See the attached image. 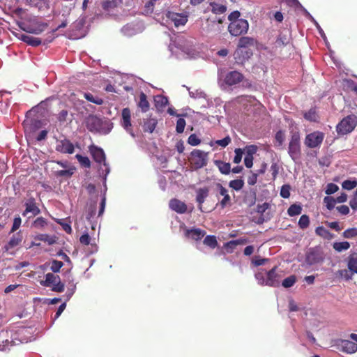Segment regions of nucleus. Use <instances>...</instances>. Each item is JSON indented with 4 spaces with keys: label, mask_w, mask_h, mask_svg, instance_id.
<instances>
[{
    "label": "nucleus",
    "mask_w": 357,
    "mask_h": 357,
    "mask_svg": "<svg viewBox=\"0 0 357 357\" xmlns=\"http://www.w3.org/2000/svg\"><path fill=\"white\" fill-rule=\"evenodd\" d=\"M255 278L258 282V284L260 285H266V277L264 276V275L261 273L258 272L255 274Z\"/></svg>",
    "instance_id": "57"
},
{
    "label": "nucleus",
    "mask_w": 357,
    "mask_h": 357,
    "mask_svg": "<svg viewBox=\"0 0 357 357\" xmlns=\"http://www.w3.org/2000/svg\"><path fill=\"white\" fill-rule=\"evenodd\" d=\"M166 17L172 22L176 27L184 26L187 22L188 16L185 13H178L172 11H167Z\"/></svg>",
    "instance_id": "9"
},
{
    "label": "nucleus",
    "mask_w": 357,
    "mask_h": 357,
    "mask_svg": "<svg viewBox=\"0 0 357 357\" xmlns=\"http://www.w3.org/2000/svg\"><path fill=\"white\" fill-rule=\"evenodd\" d=\"M56 150L62 153L72 154L75 151V147L69 139H64L57 142Z\"/></svg>",
    "instance_id": "14"
},
{
    "label": "nucleus",
    "mask_w": 357,
    "mask_h": 357,
    "mask_svg": "<svg viewBox=\"0 0 357 357\" xmlns=\"http://www.w3.org/2000/svg\"><path fill=\"white\" fill-rule=\"evenodd\" d=\"M324 255L321 250L317 248H310L307 252L305 262L309 265L319 264L324 261Z\"/></svg>",
    "instance_id": "8"
},
{
    "label": "nucleus",
    "mask_w": 357,
    "mask_h": 357,
    "mask_svg": "<svg viewBox=\"0 0 357 357\" xmlns=\"http://www.w3.org/2000/svg\"><path fill=\"white\" fill-rule=\"evenodd\" d=\"M208 153L199 149H194L190 153L189 161L192 168L195 170L199 169L207 165Z\"/></svg>",
    "instance_id": "4"
},
{
    "label": "nucleus",
    "mask_w": 357,
    "mask_h": 357,
    "mask_svg": "<svg viewBox=\"0 0 357 357\" xmlns=\"http://www.w3.org/2000/svg\"><path fill=\"white\" fill-rule=\"evenodd\" d=\"M208 188H202L198 189L197 191V197H196V201L199 204V208L201 211H202V204L204 202L206 198L208 196Z\"/></svg>",
    "instance_id": "27"
},
{
    "label": "nucleus",
    "mask_w": 357,
    "mask_h": 357,
    "mask_svg": "<svg viewBox=\"0 0 357 357\" xmlns=\"http://www.w3.org/2000/svg\"><path fill=\"white\" fill-rule=\"evenodd\" d=\"M340 347L342 351L347 354H354L357 351V344L353 340H341Z\"/></svg>",
    "instance_id": "21"
},
{
    "label": "nucleus",
    "mask_w": 357,
    "mask_h": 357,
    "mask_svg": "<svg viewBox=\"0 0 357 357\" xmlns=\"http://www.w3.org/2000/svg\"><path fill=\"white\" fill-rule=\"evenodd\" d=\"M304 118L310 121H317L318 116L315 109L312 108L304 114Z\"/></svg>",
    "instance_id": "44"
},
{
    "label": "nucleus",
    "mask_w": 357,
    "mask_h": 357,
    "mask_svg": "<svg viewBox=\"0 0 357 357\" xmlns=\"http://www.w3.org/2000/svg\"><path fill=\"white\" fill-rule=\"evenodd\" d=\"M60 277L52 273H48L45 275V280L41 284L47 287H53L56 282L60 280Z\"/></svg>",
    "instance_id": "26"
},
{
    "label": "nucleus",
    "mask_w": 357,
    "mask_h": 357,
    "mask_svg": "<svg viewBox=\"0 0 357 357\" xmlns=\"http://www.w3.org/2000/svg\"><path fill=\"white\" fill-rule=\"evenodd\" d=\"M347 267L352 273H357V252L349 255L348 257Z\"/></svg>",
    "instance_id": "29"
},
{
    "label": "nucleus",
    "mask_w": 357,
    "mask_h": 357,
    "mask_svg": "<svg viewBox=\"0 0 357 357\" xmlns=\"http://www.w3.org/2000/svg\"><path fill=\"white\" fill-rule=\"evenodd\" d=\"M310 218L307 215H302L298 220V225L300 229H305L310 225Z\"/></svg>",
    "instance_id": "39"
},
{
    "label": "nucleus",
    "mask_w": 357,
    "mask_h": 357,
    "mask_svg": "<svg viewBox=\"0 0 357 357\" xmlns=\"http://www.w3.org/2000/svg\"><path fill=\"white\" fill-rule=\"evenodd\" d=\"M20 28L30 33H34V34H40L43 31L45 30V29L47 27V23H37L35 26H31L29 24H26L24 23H22V25L20 26Z\"/></svg>",
    "instance_id": "15"
},
{
    "label": "nucleus",
    "mask_w": 357,
    "mask_h": 357,
    "mask_svg": "<svg viewBox=\"0 0 357 357\" xmlns=\"http://www.w3.org/2000/svg\"><path fill=\"white\" fill-rule=\"evenodd\" d=\"M209 6L211 12L215 15L224 14L227 11V6L221 3L211 2Z\"/></svg>",
    "instance_id": "32"
},
{
    "label": "nucleus",
    "mask_w": 357,
    "mask_h": 357,
    "mask_svg": "<svg viewBox=\"0 0 357 357\" xmlns=\"http://www.w3.org/2000/svg\"><path fill=\"white\" fill-rule=\"evenodd\" d=\"M79 241L82 244L84 245H88L91 242V237L89 234L86 233L82 234L79 238Z\"/></svg>",
    "instance_id": "63"
},
{
    "label": "nucleus",
    "mask_w": 357,
    "mask_h": 357,
    "mask_svg": "<svg viewBox=\"0 0 357 357\" xmlns=\"http://www.w3.org/2000/svg\"><path fill=\"white\" fill-rule=\"evenodd\" d=\"M142 112H146L150 107V104L147 100V96L144 92L139 94V100L137 104Z\"/></svg>",
    "instance_id": "30"
},
{
    "label": "nucleus",
    "mask_w": 357,
    "mask_h": 357,
    "mask_svg": "<svg viewBox=\"0 0 357 357\" xmlns=\"http://www.w3.org/2000/svg\"><path fill=\"white\" fill-rule=\"evenodd\" d=\"M234 55L236 63L243 64L252 56V52L249 49L237 48Z\"/></svg>",
    "instance_id": "12"
},
{
    "label": "nucleus",
    "mask_w": 357,
    "mask_h": 357,
    "mask_svg": "<svg viewBox=\"0 0 357 357\" xmlns=\"http://www.w3.org/2000/svg\"><path fill=\"white\" fill-rule=\"evenodd\" d=\"M204 244L214 249L218 245L216 237L213 235L206 236L204 240Z\"/></svg>",
    "instance_id": "37"
},
{
    "label": "nucleus",
    "mask_w": 357,
    "mask_h": 357,
    "mask_svg": "<svg viewBox=\"0 0 357 357\" xmlns=\"http://www.w3.org/2000/svg\"><path fill=\"white\" fill-rule=\"evenodd\" d=\"M63 266V263L61 261L54 259L51 262L50 269L54 273H58Z\"/></svg>",
    "instance_id": "47"
},
{
    "label": "nucleus",
    "mask_w": 357,
    "mask_h": 357,
    "mask_svg": "<svg viewBox=\"0 0 357 357\" xmlns=\"http://www.w3.org/2000/svg\"><path fill=\"white\" fill-rule=\"evenodd\" d=\"M155 106L158 110L163 109L168 104V98L162 95H158L154 98Z\"/></svg>",
    "instance_id": "28"
},
{
    "label": "nucleus",
    "mask_w": 357,
    "mask_h": 357,
    "mask_svg": "<svg viewBox=\"0 0 357 357\" xmlns=\"http://www.w3.org/2000/svg\"><path fill=\"white\" fill-rule=\"evenodd\" d=\"M7 333L4 332L0 333V351L9 349L11 342L7 338Z\"/></svg>",
    "instance_id": "34"
},
{
    "label": "nucleus",
    "mask_w": 357,
    "mask_h": 357,
    "mask_svg": "<svg viewBox=\"0 0 357 357\" xmlns=\"http://www.w3.org/2000/svg\"><path fill=\"white\" fill-rule=\"evenodd\" d=\"M169 208L178 213H185L187 211L186 204L177 199H172L169 203Z\"/></svg>",
    "instance_id": "19"
},
{
    "label": "nucleus",
    "mask_w": 357,
    "mask_h": 357,
    "mask_svg": "<svg viewBox=\"0 0 357 357\" xmlns=\"http://www.w3.org/2000/svg\"><path fill=\"white\" fill-rule=\"evenodd\" d=\"M214 163L222 174L227 175L231 172L230 163L218 160H215Z\"/></svg>",
    "instance_id": "31"
},
{
    "label": "nucleus",
    "mask_w": 357,
    "mask_h": 357,
    "mask_svg": "<svg viewBox=\"0 0 357 357\" xmlns=\"http://www.w3.org/2000/svg\"><path fill=\"white\" fill-rule=\"evenodd\" d=\"M45 0H26V3L30 6L38 8L41 10L43 6L46 4Z\"/></svg>",
    "instance_id": "43"
},
{
    "label": "nucleus",
    "mask_w": 357,
    "mask_h": 357,
    "mask_svg": "<svg viewBox=\"0 0 357 357\" xmlns=\"http://www.w3.org/2000/svg\"><path fill=\"white\" fill-rule=\"evenodd\" d=\"M84 97L89 102H93L98 105H101L103 104L104 101L103 100L98 97V96H94L91 93H84Z\"/></svg>",
    "instance_id": "36"
},
{
    "label": "nucleus",
    "mask_w": 357,
    "mask_h": 357,
    "mask_svg": "<svg viewBox=\"0 0 357 357\" xmlns=\"http://www.w3.org/2000/svg\"><path fill=\"white\" fill-rule=\"evenodd\" d=\"M357 186V181L356 180H345L342 183L343 189L351 190Z\"/></svg>",
    "instance_id": "46"
},
{
    "label": "nucleus",
    "mask_w": 357,
    "mask_h": 357,
    "mask_svg": "<svg viewBox=\"0 0 357 357\" xmlns=\"http://www.w3.org/2000/svg\"><path fill=\"white\" fill-rule=\"evenodd\" d=\"M249 24L246 20L240 19L230 22L228 31L233 36H239L248 32Z\"/></svg>",
    "instance_id": "5"
},
{
    "label": "nucleus",
    "mask_w": 357,
    "mask_h": 357,
    "mask_svg": "<svg viewBox=\"0 0 357 357\" xmlns=\"http://www.w3.org/2000/svg\"><path fill=\"white\" fill-rule=\"evenodd\" d=\"M296 282V278L295 275H290L289 277L285 278L282 282V285L285 288H289L292 287Z\"/></svg>",
    "instance_id": "45"
},
{
    "label": "nucleus",
    "mask_w": 357,
    "mask_h": 357,
    "mask_svg": "<svg viewBox=\"0 0 357 357\" xmlns=\"http://www.w3.org/2000/svg\"><path fill=\"white\" fill-rule=\"evenodd\" d=\"M229 186L236 191H239L244 186V181L243 179H235L229 181Z\"/></svg>",
    "instance_id": "41"
},
{
    "label": "nucleus",
    "mask_w": 357,
    "mask_h": 357,
    "mask_svg": "<svg viewBox=\"0 0 357 357\" xmlns=\"http://www.w3.org/2000/svg\"><path fill=\"white\" fill-rule=\"evenodd\" d=\"M275 139L276 142L278 143L279 146H282L284 141V134L283 131L279 130L276 132Z\"/></svg>",
    "instance_id": "61"
},
{
    "label": "nucleus",
    "mask_w": 357,
    "mask_h": 357,
    "mask_svg": "<svg viewBox=\"0 0 357 357\" xmlns=\"http://www.w3.org/2000/svg\"><path fill=\"white\" fill-rule=\"evenodd\" d=\"M68 116V112L66 109H62L57 115V119L60 123L66 121Z\"/></svg>",
    "instance_id": "56"
},
{
    "label": "nucleus",
    "mask_w": 357,
    "mask_h": 357,
    "mask_svg": "<svg viewBox=\"0 0 357 357\" xmlns=\"http://www.w3.org/2000/svg\"><path fill=\"white\" fill-rule=\"evenodd\" d=\"M257 146H255V145L247 146L245 147V151H246L245 155L253 156V155L257 152Z\"/></svg>",
    "instance_id": "62"
},
{
    "label": "nucleus",
    "mask_w": 357,
    "mask_h": 357,
    "mask_svg": "<svg viewBox=\"0 0 357 357\" xmlns=\"http://www.w3.org/2000/svg\"><path fill=\"white\" fill-rule=\"evenodd\" d=\"M86 126L91 132L107 134L112 130V123L106 120H102L96 115L90 114L86 117Z\"/></svg>",
    "instance_id": "1"
},
{
    "label": "nucleus",
    "mask_w": 357,
    "mask_h": 357,
    "mask_svg": "<svg viewBox=\"0 0 357 357\" xmlns=\"http://www.w3.org/2000/svg\"><path fill=\"white\" fill-rule=\"evenodd\" d=\"M185 126V121L183 118H179L176 121V131L178 133H182Z\"/></svg>",
    "instance_id": "53"
},
{
    "label": "nucleus",
    "mask_w": 357,
    "mask_h": 357,
    "mask_svg": "<svg viewBox=\"0 0 357 357\" xmlns=\"http://www.w3.org/2000/svg\"><path fill=\"white\" fill-rule=\"evenodd\" d=\"M277 266L266 272V286L276 287L280 285V275L277 273Z\"/></svg>",
    "instance_id": "11"
},
{
    "label": "nucleus",
    "mask_w": 357,
    "mask_h": 357,
    "mask_svg": "<svg viewBox=\"0 0 357 357\" xmlns=\"http://www.w3.org/2000/svg\"><path fill=\"white\" fill-rule=\"evenodd\" d=\"M257 43V40L252 37L242 36L238 40L237 48L248 49L250 47H254Z\"/></svg>",
    "instance_id": "22"
},
{
    "label": "nucleus",
    "mask_w": 357,
    "mask_h": 357,
    "mask_svg": "<svg viewBox=\"0 0 357 357\" xmlns=\"http://www.w3.org/2000/svg\"><path fill=\"white\" fill-rule=\"evenodd\" d=\"M317 235L326 239H331L333 237L331 233L323 226H319L315 229Z\"/></svg>",
    "instance_id": "35"
},
{
    "label": "nucleus",
    "mask_w": 357,
    "mask_h": 357,
    "mask_svg": "<svg viewBox=\"0 0 357 357\" xmlns=\"http://www.w3.org/2000/svg\"><path fill=\"white\" fill-rule=\"evenodd\" d=\"M324 139V134L320 131H315L306 135L305 145L310 149L320 146Z\"/></svg>",
    "instance_id": "7"
},
{
    "label": "nucleus",
    "mask_w": 357,
    "mask_h": 357,
    "mask_svg": "<svg viewBox=\"0 0 357 357\" xmlns=\"http://www.w3.org/2000/svg\"><path fill=\"white\" fill-rule=\"evenodd\" d=\"M74 169H75L70 168L68 169L56 171V176H60V177L69 178V177H70L73 174Z\"/></svg>",
    "instance_id": "50"
},
{
    "label": "nucleus",
    "mask_w": 357,
    "mask_h": 357,
    "mask_svg": "<svg viewBox=\"0 0 357 357\" xmlns=\"http://www.w3.org/2000/svg\"><path fill=\"white\" fill-rule=\"evenodd\" d=\"M121 126L132 135L134 137L132 132L131 121H130V111L128 108H124L121 113Z\"/></svg>",
    "instance_id": "16"
},
{
    "label": "nucleus",
    "mask_w": 357,
    "mask_h": 357,
    "mask_svg": "<svg viewBox=\"0 0 357 357\" xmlns=\"http://www.w3.org/2000/svg\"><path fill=\"white\" fill-rule=\"evenodd\" d=\"M217 189L219 191V194L223 196V199L220 201V204L222 208H225L226 206L231 204V197L228 193V190L220 183H217Z\"/></svg>",
    "instance_id": "20"
},
{
    "label": "nucleus",
    "mask_w": 357,
    "mask_h": 357,
    "mask_svg": "<svg viewBox=\"0 0 357 357\" xmlns=\"http://www.w3.org/2000/svg\"><path fill=\"white\" fill-rule=\"evenodd\" d=\"M290 189L289 185H283L280 190V196L284 199L289 198L290 197Z\"/></svg>",
    "instance_id": "54"
},
{
    "label": "nucleus",
    "mask_w": 357,
    "mask_h": 357,
    "mask_svg": "<svg viewBox=\"0 0 357 357\" xmlns=\"http://www.w3.org/2000/svg\"><path fill=\"white\" fill-rule=\"evenodd\" d=\"M324 202L326 204V206L328 210H332L334 208L336 202V200L333 197L326 196L324 199Z\"/></svg>",
    "instance_id": "48"
},
{
    "label": "nucleus",
    "mask_w": 357,
    "mask_h": 357,
    "mask_svg": "<svg viewBox=\"0 0 357 357\" xmlns=\"http://www.w3.org/2000/svg\"><path fill=\"white\" fill-rule=\"evenodd\" d=\"M357 126V116L354 114L343 118L337 125L336 131L339 135H344L351 132Z\"/></svg>",
    "instance_id": "3"
},
{
    "label": "nucleus",
    "mask_w": 357,
    "mask_h": 357,
    "mask_svg": "<svg viewBox=\"0 0 357 357\" xmlns=\"http://www.w3.org/2000/svg\"><path fill=\"white\" fill-rule=\"evenodd\" d=\"M333 247L337 252H340L348 250L350 248V243L347 241L335 242L333 243Z\"/></svg>",
    "instance_id": "40"
},
{
    "label": "nucleus",
    "mask_w": 357,
    "mask_h": 357,
    "mask_svg": "<svg viewBox=\"0 0 357 357\" xmlns=\"http://www.w3.org/2000/svg\"><path fill=\"white\" fill-rule=\"evenodd\" d=\"M288 153L294 161H296L301 158V135L298 131L291 132V137L288 146Z\"/></svg>",
    "instance_id": "2"
},
{
    "label": "nucleus",
    "mask_w": 357,
    "mask_h": 357,
    "mask_svg": "<svg viewBox=\"0 0 357 357\" xmlns=\"http://www.w3.org/2000/svg\"><path fill=\"white\" fill-rule=\"evenodd\" d=\"M231 142V138L229 136H226L225 138L222 139H218L215 141V144L218 146H220L223 148L226 147Z\"/></svg>",
    "instance_id": "60"
},
{
    "label": "nucleus",
    "mask_w": 357,
    "mask_h": 357,
    "mask_svg": "<svg viewBox=\"0 0 357 357\" xmlns=\"http://www.w3.org/2000/svg\"><path fill=\"white\" fill-rule=\"evenodd\" d=\"M302 206L300 204H291L287 209V214L290 217L298 215L302 213Z\"/></svg>",
    "instance_id": "33"
},
{
    "label": "nucleus",
    "mask_w": 357,
    "mask_h": 357,
    "mask_svg": "<svg viewBox=\"0 0 357 357\" xmlns=\"http://www.w3.org/2000/svg\"><path fill=\"white\" fill-rule=\"evenodd\" d=\"M244 76L241 73L234 70L229 72L225 78V82L228 86L236 85L243 81Z\"/></svg>",
    "instance_id": "13"
},
{
    "label": "nucleus",
    "mask_w": 357,
    "mask_h": 357,
    "mask_svg": "<svg viewBox=\"0 0 357 357\" xmlns=\"http://www.w3.org/2000/svg\"><path fill=\"white\" fill-rule=\"evenodd\" d=\"M288 43L287 39L282 34H280L276 40V45L279 47H282Z\"/></svg>",
    "instance_id": "64"
},
{
    "label": "nucleus",
    "mask_w": 357,
    "mask_h": 357,
    "mask_svg": "<svg viewBox=\"0 0 357 357\" xmlns=\"http://www.w3.org/2000/svg\"><path fill=\"white\" fill-rule=\"evenodd\" d=\"M26 208L22 213L23 216H26L29 213L32 214V216H36L40 213V208L37 206L35 199L33 198L29 199L25 203Z\"/></svg>",
    "instance_id": "17"
},
{
    "label": "nucleus",
    "mask_w": 357,
    "mask_h": 357,
    "mask_svg": "<svg viewBox=\"0 0 357 357\" xmlns=\"http://www.w3.org/2000/svg\"><path fill=\"white\" fill-rule=\"evenodd\" d=\"M157 124L158 121L156 119L151 117L147 118L144 121V123L142 125L143 130L144 132L152 133L154 131Z\"/></svg>",
    "instance_id": "24"
},
{
    "label": "nucleus",
    "mask_w": 357,
    "mask_h": 357,
    "mask_svg": "<svg viewBox=\"0 0 357 357\" xmlns=\"http://www.w3.org/2000/svg\"><path fill=\"white\" fill-rule=\"evenodd\" d=\"M354 273H352L349 271V269H342L339 270L337 271V274L341 277L345 279L346 280H350L352 278L353 274Z\"/></svg>",
    "instance_id": "49"
},
{
    "label": "nucleus",
    "mask_w": 357,
    "mask_h": 357,
    "mask_svg": "<svg viewBox=\"0 0 357 357\" xmlns=\"http://www.w3.org/2000/svg\"><path fill=\"white\" fill-rule=\"evenodd\" d=\"M123 0H103L101 3L102 8L105 11H110L121 6Z\"/></svg>",
    "instance_id": "23"
},
{
    "label": "nucleus",
    "mask_w": 357,
    "mask_h": 357,
    "mask_svg": "<svg viewBox=\"0 0 357 357\" xmlns=\"http://www.w3.org/2000/svg\"><path fill=\"white\" fill-rule=\"evenodd\" d=\"M47 225V220L43 217L37 218L32 223V227L36 229H42Z\"/></svg>",
    "instance_id": "38"
},
{
    "label": "nucleus",
    "mask_w": 357,
    "mask_h": 357,
    "mask_svg": "<svg viewBox=\"0 0 357 357\" xmlns=\"http://www.w3.org/2000/svg\"><path fill=\"white\" fill-rule=\"evenodd\" d=\"M188 142L192 146H197L201 143V140L197 137L195 134H192L188 139Z\"/></svg>",
    "instance_id": "55"
},
{
    "label": "nucleus",
    "mask_w": 357,
    "mask_h": 357,
    "mask_svg": "<svg viewBox=\"0 0 357 357\" xmlns=\"http://www.w3.org/2000/svg\"><path fill=\"white\" fill-rule=\"evenodd\" d=\"M225 21V16L223 15L222 17H208L206 20V26L204 28V30L206 33H213L217 32L220 33L222 31L221 24Z\"/></svg>",
    "instance_id": "6"
},
{
    "label": "nucleus",
    "mask_w": 357,
    "mask_h": 357,
    "mask_svg": "<svg viewBox=\"0 0 357 357\" xmlns=\"http://www.w3.org/2000/svg\"><path fill=\"white\" fill-rule=\"evenodd\" d=\"M234 152H235V156L234 158L233 161L234 163L238 164L241 162V161L242 160L243 151H242L241 149H236Z\"/></svg>",
    "instance_id": "59"
},
{
    "label": "nucleus",
    "mask_w": 357,
    "mask_h": 357,
    "mask_svg": "<svg viewBox=\"0 0 357 357\" xmlns=\"http://www.w3.org/2000/svg\"><path fill=\"white\" fill-rule=\"evenodd\" d=\"M342 236L346 238H351L357 236V228L353 227L346 229L343 232Z\"/></svg>",
    "instance_id": "51"
},
{
    "label": "nucleus",
    "mask_w": 357,
    "mask_h": 357,
    "mask_svg": "<svg viewBox=\"0 0 357 357\" xmlns=\"http://www.w3.org/2000/svg\"><path fill=\"white\" fill-rule=\"evenodd\" d=\"M75 158L77 159L80 165L85 168H90L91 167V161L89 158L86 156H82V155L77 154Z\"/></svg>",
    "instance_id": "42"
},
{
    "label": "nucleus",
    "mask_w": 357,
    "mask_h": 357,
    "mask_svg": "<svg viewBox=\"0 0 357 357\" xmlns=\"http://www.w3.org/2000/svg\"><path fill=\"white\" fill-rule=\"evenodd\" d=\"M20 39L23 42L26 43L29 45L33 47H38L41 45L42 41L39 38L33 37L29 35L22 34Z\"/></svg>",
    "instance_id": "25"
},
{
    "label": "nucleus",
    "mask_w": 357,
    "mask_h": 357,
    "mask_svg": "<svg viewBox=\"0 0 357 357\" xmlns=\"http://www.w3.org/2000/svg\"><path fill=\"white\" fill-rule=\"evenodd\" d=\"M21 241L22 240L20 238L13 236L8 241V244L6 245V250L13 248L14 247L18 245Z\"/></svg>",
    "instance_id": "52"
},
{
    "label": "nucleus",
    "mask_w": 357,
    "mask_h": 357,
    "mask_svg": "<svg viewBox=\"0 0 357 357\" xmlns=\"http://www.w3.org/2000/svg\"><path fill=\"white\" fill-rule=\"evenodd\" d=\"M339 188L336 184L334 183H328L326 187V194L332 195L336 192L338 190Z\"/></svg>",
    "instance_id": "58"
},
{
    "label": "nucleus",
    "mask_w": 357,
    "mask_h": 357,
    "mask_svg": "<svg viewBox=\"0 0 357 357\" xmlns=\"http://www.w3.org/2000/svg\"><path fill=\"white\" fill-rule=\"evenodd\" d=\"M89 149L93 159L97 163H103L104 166H107L105 161V154L102 149L95 145H91Z\"/></svg>",
    "instance_id": "10"
},
{
    "label": "nucleus",
    "mask_w": 357,
    "mask_h": 357,
    "mask_svg": "<svg viewBox=\"0 0 357 357\" xmlns=\"http://www.w3.org/2000/svg\"><path fill=\"white\" fill-rule=\"evenodd\" d=\"M206 234V231L201 229H185V236L188 238H191L195 241H199L202 239L204 235Z\"/></svg>",
    "instance_id": "18"
}]
</instances>
